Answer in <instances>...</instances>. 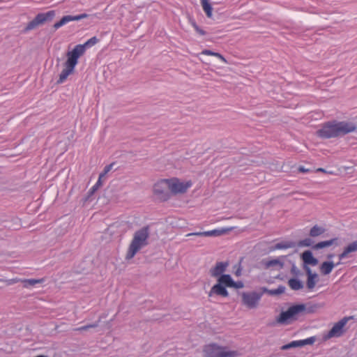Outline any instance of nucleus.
Wrapping results in <instances>:
<instances>
[{
	"label": "nucleus",
	"mask_w": 357,
	"mask_h": 357,
	"mask_svg": "<svg viewBox=\"0 0 357 357\" xmlns=\"http://www.w3.org/2000/svg\"><path fill=\"white\" fill-rule=\"evenodd\" d=\"M356 126L353 123L347 121H330L321 125L317 130V135L321 139H331L344 136L356 130Z\"/></svg>",
	"instance_id": "nucleus-1"
},
{
	"label": "nucleus",
	"mask_w": 357,
	"mask_h": 357,
	"mask_svg": "<svg viewBox=\"0 0 357 357\" xmlns=\"http://www.w3.org/2000/svg\"><path fill=\"white\" fill-rule=\"evenodd\" d=\"M149 236V229L147 226L143 227L140 229L136 231L129 245L126 259H132L142 247L147 245Z\"/></svg>",
	"instance_id": "nucleus-2"
},
{
	"label": "nucleus",
	"mask_w": 357,
	"mask_h": 357,
	"mask_svg": "<svg viewBox=\"0 0 357 357\" xmlns=\"http://www.w3.org/2000/svg\"><path fill=\"white\" fill-rule=\"evenodd\" d=\"M305 310V305L304 303L292 305L286 311L280 314L277 317V322L281 324H287L290 321H296L300 314H304Z\"/></svg>",
	"instance_id": "nucleus-3"
},
{
	"label": "nucleus",
	"mask_w": 357,
	"mask_h": 357,
	"mask_svg": "<svg viewBox=\"0 0 357 357\" xmlns=\"http://www.w3.org/2000/svg\"><path fill=\"white\" fill-rule=\"evenodd\" d=\"M229 266L228 261H218L215 263V266L212 267L209 273L211 277L217 278V283L215 284L210 289L208 292V296L212 297L218 292V287L220 284V281H221L223 275H228L229 274H225V272L227 271V268Z\"/></svg>",
	"instance_id": "nucleus-4"
},
{
	"label": "nucleus",
	"mask_w": 357,
	"mask_h": 357,
	"mask_svg": "<svg viewBox=\"0 0 357 357\" xmlns=\"http://www.w3.org/2000/svg\"><path fill=\"white\" fill-rule=\"evenodd\" d=\"M205 357H237V351H228L226 347L218 345L216 343L207 344L204 348Z\"/></svg>",
	"instance_id": "nucleus-5"
},
{
	"label": "nucleus",
	"mask_w": 357,
	"mask_h": 357,
	"mask_svg": "<svg viewBox=\"0 0 357 357\" xmlns=\"http://www.w3.org/2000/svg\"><path fill=\"white\" fill-rule=\"evenodd\" d=\"M243 287L244 284L242 281H234L231 275H223L217 287L219 291L215 296L227 298L229 296V291L227 289V287L238 289Z\"/></svg>",
	"instance_id": "nucleus-6"
},
{
	"label": "nucleus",
	"mask_w": 357,
	"mask_h": 357,
	"mask_svg": "<svg viewBox=\"0 0 357 357\" xmlns=\"http://www.w3.org/2000/svg\"><path fill=\"white\" fill-rule=\"evenodd\" d=\"M55 15L56 13L53 10H49L46 13H38L35 17L27 24L26 27L24 29L23 32L27 33L36 28L38 26L51 22L55 17Z\"/></svg>",
	"instance_id": "nucleus-7"
},
{
	"label": "nucleus",
	"mask_w": 357,
	"mask_h": 357,
	"mask_svg": "<svg viewBox=\"0 0 357 357\" xmlns=\"http://www.w3.org/2000/svg\"><path fill=\"white\" fill-rule=\"evenodd\" d=\"M153 195L161 202L167 201L172 196L168 178L160 179L153 188Z\"/></svg>",
	"instance_id": "nucleus-8"
},
{
	"label": "nucleus",
	"mask_w": 357,
	"mask_h": 357,
	"mask_svg": "<svg viewBox=\"0 0 357 357\" xmlns=\"http://www.w3.org/2000/svg\"><path fill=\"white\" fill-rule=\"evenodd\" d=\"M67 60L64 63V69L61 71V74L59 75V78L57 80V84H62L63 83L67 77L73 73L75 66L78 63V59L77 57L75 56L72 53H70L69 51L66 54Z\"/></svg>",
	"instance_id": "nucleus-9"
},
{
	"label": "nucleus",
	"mask_w": 357,
	"mask_h": 357,
	"mask_svg": "<svg viewBox=\"0 0 357 357\" xmlns=\"http://www.w3.org/2000/svg\"><path fill=\"white\" fill-rule=\"evenodd\" d=\"M262 293L257 291L243 292L241 294L242 304L249 309H255L258 306Z\"/></svg>",
	"instance_id": "nucleus-10"
},
{
	"label": "nucleus",
	"mask_w": 357,
	"mask_h": 357,
	"mask_svg": "<svg viewBox=\"0 0 357 357\" xmlns=\"http://www.w3.org/2000/svg\"><path fill=\"white\" fill-rule=\"evenodd\" d=\"M168 181L172 195L185 193L192 185L190 181L181 182L180 180L176 177L168 178Z\"/></svg>",
	"instance_id": "nucleus-11"
},
{
	"label": "nucleus",
	"mask_w": 357,
	"mask_h": 357,
	"mask_svg": "<svg viewBox=\"0 0 357 357\" xmlns=\"http://www.w3.org/2000/svg\"><path fill=\"white\" fill-rule=\"evenodd\" d=\"M353 319V317H344L341 319L339 321L335 323L331 329L328 331L326 335V338H331L333 337H339L342 336L345 331L344 328L346 326L349 320Z\"/></svg>",
	"instance_id": "nucleus-12"
},
{
	"label": "nucleus",
	"mask_w": 357,
	"mask_h": 357,
	"mask_svg": "<svg viewBox=\"0 0 357 357\" xmlns=\"http://www.w3.org/2000/svg\"><path fill=\"white\" fill-rule=\"evenodd\" d=\"M98 40H99L96 36H93L87 40L84 44L75 45V47L69 52L79 59V58L84 54L86 48L93 46L98 42Z\"/></svg>",
	"instance_id": "nucleus-13"
},
{
	"label": "nucleus",
	"mask_w": 357,
	"mask_h": 357,
	"mask_svg": "<svg viewBox=\"0 0 357 357\" xmlns=\"http://www.w3.org/2000/svg\"><path fill=\"white\" fill-rule=\"evenodd\" d=\"M88 17L89 15L86 13H82L77 15H64L59 22H56L53 25L54 31L57 30L58 29L61 28V26H63V25L66 24L70 22L79 21Z\"/></svg>",
	"instance_id": "nucleus-14"
},
{
	"label": "nucleus",
	"mask_w": 357,
	"mask_h": 357,
	"mask_svg": "<svg viewBox=\"0 0 357 357\" xmlns=\"http://www.w3.org/2000/svg\"><path fill=\"white\" fill-rule=\"evenodd\" d=\"M301 257L303 261V264L311 265L313 266L318 264V259L313 256L312 251L310 250L304 251Z\"/></svg>",
	"instance_id": "nucleus-15"
},
{
	"label": "nucleus",
	"mask_w": 357,
	"mask_h": 357,
	"mask_svg": "<svg viewBox=\"0 0 357 357\" xmlns=\"http://www.w3.org/2000/svg\"><path fill=\"white\" fill-rule=\"evenodd\" d=\"M357 251V241H353L352 243H349L348 245H347L344 248L343 252L338 255L339 259L342 260L345 258H347L349 256V254L351 252H354Z\"/></svg>",
	"instance_id": "nucleus-16"
},
{
	"label": "nucleus",
	"mask_w": 357,
	"mask_h": 357,
	"mask_svg": "<svg viewBox=\"0 0 357 357\" xmlns=\"http://www.w3.org/2000/svg\"><path fill=\"white\" fill-rule=\"evenodd\" d=\"M296 243L294 241H283L278 243L270 248V251H274L276 250H284L294 248Z\"/></svg>",
	"instance_id": "nucleus-17"
},
{
	"label": "nucleus",
	"mask_w": 357,
	"mask_h": 357,
	"mask_svg": "<svg viewBox=\"0 0 357 357\" xmlns=\"http://www.w3.org/2000/svg\"><path fill=\"white\" fill-rule=\"evenodd\" d=\"M305 305V310L304 314H313L315 313L319 309L324 306V303L309 302Z\"/></svg>",
	"instance_id": "nucleus-18"
},
{
	"label": "nucleus",
	"mask_w": 357,
	"mask_h": 357,
	"mask_svg": "<svg viewBox=\"0 0 357 357\" xmlns=\"http://www.w3.org/2000/svg\"><path fill=\"white\" fill-rule=\"evenodd\" d=\"M338 241L337 238H333L330 240L320 241L314 245H312V249L314 250H321L326 247H329L335 243L337 244V242Z\"/></svg>",
	"instance_id": "nucleus-19"
},
{
	"label": "nucleus",
	"mask_w": 357,
	"mask_h": 357,
	"mask_svg": "<svg viewBox=\"0 0 357 357\" xmlns=\"http://www.w3.org/2000/svg\"><path fill=\"white\" fill-rule=\"evenodd\" d=\"M335 266V265L332 261H324L320 266V271L323 275H326L332 272Z\"/></svg>",
	"instance_id": "nucleus-20"
},
{
	"label": "nucleus",
	"mask_w": 357,
	"mask_h": 357,
	"mask_svg": "<svg viewBox=\"0 0 357 357\" xmlns=\"http://www.w3.org/2000/svg\"><path fill=\"white\" fill-rule=\"evenodd\" d=\"M288 284L292 290L298 291L303 288V282L297 278H292L288 280Z\"/></svg>",
	"instance_id": "nucleus-21"
},
{
	"label": "nucleus",
	"mask_w": 357,
	"mask_h": 357,
	"mask_svg": "<svg viewBox=\"0 0 357 357\" xmlns=\"http://www.w3.org/2000/svg\"><path fill=\"white\" fill-rule=\"evenodd\" d=\"M45 281L44 278L41 279H25L23 280V287L24 288H31L32 287H34L35 285L38 284H41Z\"/></svg>",
	"instance_id": "nucleus-22"
},
{
	"label": "nucleus",
	"mask_w": 357,
	"mask_h": 357,
	"mask_svg": "<svg viewBox=\"0 0 357 357\" xmlns=\"http://www.w3.org/2000/svg\"><path fill=\"white\" fill-rule=\"evenodd\" d=\"M319 280V276L318 274L316 273H314L312 275L307 277V287L308 289L312 290L314 288L317 282Z\"/></svg>",
	"instance_id": "nucleus-23"
},
{
	"label": "nucleus",
	"mask_w": 357,
	"mask_h": 357,
	"mask_svg": "<svg viewBox=\"0 0 357 357\" xmlns=\"http://www.w3.org/2000/svg\"><path fill=\"white\" fill-rule=\"evenodd\" d=\"M201 3L206 16L209 18L211 17L213 13V7L209 0H201Z\"/></svg>",
	"instance_id": "nucleus-24"
},
{
	"label": "nucleus",
	"mask_w": 357,
	"mask_h": 357,
	"mask_svg": "<svg viewBox=\"0 0 357 357\" xmlns=\"http://www.w3.org/2000/svg\"><path fill=\"white\" fill-rule=\"evenodd\" d=\"M202 54L204 55L213 56V57H217L219 59H220L223 63H227V60L225 59L224 56L219 52H215L210 50H204L202 52Z\"/></svg>",
	"instance_id": "nucleus-25"
},
{
	"label": "nucleus",
	"mask_w": 357,
	"mask_h": 357,
	"mask_svg": "<svg viewBox=\"0 0 357 357\" xmlns=\"http://www.w3.org/2000/svg\"><path fill=\"white\" fill-rule=\"evenodd\" d=\"M325 232V229L318 226L317 225L313 226L310 231V236L312 237H317Z\"/></svg>",
	"instance_id": "nucleus-26"
},
{
	"label": "nucleus",
	"mask_w": 357,
	"mask_h": 357,
	"mask_svg": "<svg viewBox=\"0 0 357 357\" xmlns=\"http://www.w3.org/2000/svg\"><path fill=\"white\" fill-rule=\"evenodd\" d=\"M264 264L265 265L266 268H271L278 265L280 268H282L284 266V263L279 259H273L266 261H264Z\"/></svg>",
	"instance_id": "nucleus-27"
},
{
	"label": "nucleus",
	"mask_w": 357,
	"mask_h": 357,
	"mask_svg": "<svg viewBox=\"0 0 357 357\" xmlns=\"http://www.w3.org/2000/svg\"><path fill=\"white\" fill-rule=\"evenodd\" d=\"M285 287L283 285H279L278 288L276 289H264L265 291H267L268 294L271 296H275V295H280L283 294L285 291Z\"/></svg>",
	"instance_id": "nucleus-28"
},
{
	"label": "nucleus",
	"mask_w": 357,
	"mask_h": 357,
	"mask_svg": "<svg viewBox=\"0 0 357 357\" xmlns=\"http://www.w3.org/2000/svg\"><path fill=\"white\" fill-rule=\"evenodd\" d=\"M190 23L197 34L200 36L206 35V31H205L202 28L198 26L195 20L190 19Z\"/></svg>",
	"instance_id": "nucleus-29"
},
{
	"label": "nucleus",
	"mask_w": 357,
	"mask_h": 357,
	"mask_svg": "<svg viewBox=\"0 0 357 357\" xmlns=\"http://www.w3.org/2000/svg\"><path fill=\"white\" fill-rule=\"evenodd\" d=\"M313 241L310 238H305L298 242L297 245L298 247H312Z\"/></svg>",
	"instance_id": "nucleus-30"
},
{
	"label": "nucleus",
	"mask_w": 357,
	"mask_h": 357,
	"mask_svg": "<svg viewBox=\"0 0 357 357\" xmlns=\"http://www.w3.org/2000/svg\"><path fill=\"white\" fill-rule=\"evenodd\" d=\"M224 233V231L220 229H213L211 231H203L204 236H218Z\"/></svg>",
	"instance_id": "nucleus-31"
},
{
	"label": "nucleus",
	"mask_w": 357,
	"mask_h": 357,
	"mask_svg": "<svg viewBox=\"0 0 357 357\" xmlns=\"http://www.w3.org/2000/svg\"><path fill=\"white\" fill-rule=\"evenodd\" d=\"M102 179H100L98 177V179L97 182L95 183L93 186L91 187V188L89 190L88 194L89 197L91 196L98 189V188L102 185Z\"/></svg>",
	"instance_id": "nucleus-32"
},
{
	"label": "nucleus",
	"mask_w": 357,
	"mask_h": 357,
	"mask_svg": "<svg viewBox=\"0 0 357 357\" xmlns=\"http://www.w3.org/2000/svg\"><path fill=\"white\" fill-rule=\"evenodd\" d=\"M316 341V337L314 336H312V337H307L306 339H304V340H301V347H303L305 345H311V344H313Z\"/></svg>",
	"instance_id": "nucleus-33"
},
{
	"label": "nucleus",
	"mask_w": 357,
	"mask_h": 357,
	"mask_svg": "<svg viewBox=\"0 0 357 357\" xmlns=\"http://www.w3.org/2000/svg\"><path fill=\"white\" fill-rule=\"evenodd\" d=\"M113 165H114V163H111L109 165H106L104 167L103 171L99 175L100 179H102L109 172L111 171V169H112Z\"/></svg>",
	"instance_id": "nucleus-34"
},
{
	"label": "nucleus",
	"mask_w": 357,
	"mask_h": 357,
	"mask_svg": "<svg viewBox=\"0 0 357 357\" xmlns=\"http://www.w3.org/2000/svg\"><path fill=\"white\" fill-rule=\"evenodd\" d=\"M291 273L296 277L301 275V271L294 264L291 268Z\"/></svg>",
	"instance_id": "nucleus-35"
},
{
	"label": "nucleus",
	"mask_w": 357,
	"mask_h": 357,
	"mask_svg": "<svg viewBox=\"0 0 357 357\" xmlns=\"http://www.w3.org/2000/svg\"><path fill=\"white\" fill-rule=\"evenodd\" d=\"M289 343H290L291 349L295 348V347H301V340H294Z\"/></svg>",
	"instance_id": "nucleus-36"
},
{
	"label": "nucleus",
	"mask_w": 357,
	"mask_h": 357,
	"mask_svg": "<svg viewBox=\"0 0 357 357\" xmlns=\"http://www.w3.org/2000/svg\"><path fill=\"white\" fill-rule=\"evenodd\" d=\"M310 265H305L304 264L303 268L306 273L307 277L312 275L314 273L312 272L311 268L309 267Z\"/></svg>",
	"instance_id": "nucleus-37"
},
{
	"label": "nucleus",
	"mask_w": 357,
	"mask_h": 357,
	"mask_svg": "<svg viewBox=\"0 0 357 357\" xmlns=\"http://www.w3.org/2000/svg\"><path fill=\"white\" fill-rule=\"evenodd\" d=\"M98 326V323H95V324H89V325H86V326H82L80 329H82V330H86V329H88V328H95V327H97Z\"/></svg>",
	"instance_id": "nucleus-38"
},
{
	"label": "nucleus",
	"mask_w": 357,
	"mask_h": 357,
	"mask_svg": "<svg viewBox=\"0 0 357 357\" xmlns=\"http://www.w3.org/2000/svg\"><path fill=\"white\" fill-rule=\"evenodd\" d=\"M186 236H204V234H203V231H199V232L190 233V234H188Z\"/></svg>",
	"instance_id": "nucleus-39"
},
{
	"label": "nucleus",
	"mask_w": 357,
	"mask_h": 357,
	"mask_svg": "<svg viewBox=\"0 0 357 357\" xmlns=\"http://www.w3.org/2000/svg\"><path fill=\"white\" fill-rule=\"evenodd\" d=\"M289 349H291L290 343L284 344L281 347L282 350H288Z\"/></svg>",
	"instance_id": "nucleus-40"
},
{
	"label": "nucleus",
	"mask_w": 357,
	"mask_h": 357,
	"mask_svg": "<svg viewBox=\"0 0 357 357\" xmlns=\"http://www.w3.org/2000/svg\"><path fill=\"white\" fill-rule=\"evenodd\" d=\"M241 268H238L236 271H235V275L236 276H239L241 275Z\"/></svg>",
	"instance_id": "nucleus-41"
},
{
	"label": "nucleus",
	"mask_w": 357,
	"mask_h": 357,
	"mask_svg": "<svg viewBox=\"0 0 357 357\" xmlns=\"http://www.w3.org/2000/svg\"><path fill=\"white\" fill-rule=\"evenodd\" d=\"M298 169L301 172H306L308 171L307 169H305L303 167H300Z\"/></svg>",
	"instance_id": "nucleus-42"
},
{
	"label": "nucleus",
	"mask_w": 357,
	"mask_h": 357,
	"mask_svg": "<svg viewBox=\"0 0 357 357\" xmlns=\"http://www.w3.org/2000/svg\"><path fill=\"white\" fill-rule=\"evenodd\" d=\"M334 256H335V255H334V254H328V255H327V258H328V259H331L333 258V257H334Z\"/></svg>",
	"instance_id": "nucleus-43"
},
{
	"label": "nucleus",
	"mask_w": 357,
	"mask_h": 357,
	"mask_svg": "<svg viewBox=\"0 0 357 357\" xmlns=\"http://www.w3.org/2000/svg\"><path fill=\"white\" fill-rule=\"evenodd\" d=\"M317 171H318V172H326V171H325V169H323V168H319V169H317Z\"/></svg>",
	"instance_id": "nucleus-44"
},
{
	"label": "nucleus",
	"mask_w": 357,
	"mask_h": 357,
	"mask_svg": "<svg viewBox=\"0 0 357 357\" xmlns=\"http://www.w3.org/2000/svg\"><path fill=\"white\" fill-rule=\"evenodd\" d=\"M341 261V260H340L337 263L335 264V266H338V265L341 264V261Z\"/></svg>",
	"instance_id": "nucleus-45"
}]
</instances>
